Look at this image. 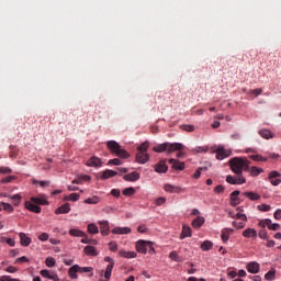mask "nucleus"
<instances>
[{"label": "nucleus", "mask_w": 281, "mask_h": 281, "mask_svg": "<svg viewBox=\"0 0 281 281\" xmlns=\"http://www.w3.org/2000/svg\"><path fill=\"white\" fill-rule=\"evenodd\" d=\"M155 172H158L159 175L168 172V165H166V160H161L155 165Z\"/></svg>", "instance_id": "nucleus-11"}, {"label": "nucleus", "mask_w": 281, "mask_h": 281, "mask_svg": "<svg viewBox=\"0 0 281 281\" xmlns=\"http://www.w3.org/2000/svg\"><path fill=\"white\" fill-rule=\"evenodd\" d=\"M31 201L35 205H49V202L44 198H31Z\"/></svg>", "instance_id": "nucleus-29"}, {"label": "nucleus", "mask_w": 281, "mask_h": 281, "mask_svg": "<svg viewBox=\"0 0 281 281\" xmlns=\"http://www.w3.org/2000/svg\"><path fill=\"white\" fill-rule=\"evenodd\" d=\"M190 237H192V228H190V226L188 225H183L180 239L183 240V238H190Z\"/></svg>", "instance_id": "nucleus-19"}, {"label": "nucleus", "mask_w": 281, "mask_h": 281, "mask_svg": "<svg viewBox=\"0 0 281 281\" xmlns=\"http://www.w3.org/2000/svg\"><path fill=\"white\" fill-rule=\"evenodd\" d=\"M228 164L231 166L232 172L235 175H243V170L244 172L249 171V165L251 161H249L247 158L234 157L229 159Z\"/></svg>", "instance_id": "nucleus-2"}, {"label": "nucleus", "mask_w": 281, "mask_h": 281, "mask_svg": "<svg viewBox=\"0 0 281 281\" xmlns=\"http://www.w3.org/2000/svg\"><path fill=\"white\" fill-rule=\"evenodd\" d=\"M25 209L29 210V212H34V214H41V206L34 204V202L26 201Z\"/></svg>", "instance_id": "nucleus-14"}, {"label": "nucleus", "mask_w": 281, "mask_h": 281, "mask_svg": "<svg viewBox=\"0 0 281 281\" xmlns=\"http://www.w3.org/2000/svg\"><path fill=\"white\" fill-rule=\"evenodd\" d=\"M169 258L170 260H173V262H181V257L179 256V254H177V251H171L169 254Z\"/></svg>", "instance_id": "nucleus-40"}, {"label": "nucleus", "mask_w": 281, "mask_h": 281, "mask_svg": "<svg viewBox=\"0 0 281 281\" xmlns=\"http://www.w3.org/2000/svg\"><path fill=\"white\" fill-rule=\"evenodd\" d=\"M86 256H98V251L93 246H86L83 249Z\"/></svg>", "instance_id": "nucleus-32"}, {"label": "nucleus", "mask_w": 281, "mask_h": 281, "mask_svg": "<svg viewBox=\"0 0 281 281\" xmlns=\"http://www.w3.org/2000/svg\"><path fill=\"white\" fill-rule=\"evenodd\" d=\"M164 190L165 192H170L171 194L175 192L178 194L179 192H183V189H181V187H175L172 184H165Z\"/></svg>", "instance_id": "nucleus-21"}, {"label": "nucleus", "mask_w": 281, "mask_h": 281, "mask_svg": "<svg viewBox=\"0 0 281 281\" xmlns=\"http://www.w3.org/2000/svg\"><path fill=\"white\" fill-rule=\"evenodd\" d=\"M234 229L232 228H224L222 231V235L221 238L223 240V243H227V240H229V235L233 234Z\"/></svg>", "instance_id": "nucleus-26"}, {"label": "nucleus", "mask_w": 281, "mask_h": 281, "mask_svg": "<svg viewBox=\"0 0 281 281\" xmlns=\"http://www.w3.org/2000/svg\"><path fill=\"white\" fill-rule=\"evenodd\" d=\"M116 175H117V171L106 169L102 172L101 179H102V181H104L106 179H111V177H116Z\"/></svg>", "instance_id": "nucleus-24"}, {"label": "nucleus", "mask_w": 281, "mask_h": 281, "mask_svg": "<svg viewBox=\"0 0 281 281\" xmlns=\"http://www.w3.org/2000/svg\"><path fill=\"white\" fill-rule=\"evenodd\" d=\"M69 235L74 236L76 238H85L87 236V234H85V232L77 229V228H71L69 231Z\"/></svg>", "instance_id": "nucleus-25"}, {"label": "nucleus", "mask_w": 281, "mask_h": 281, "mask_svg": "<svg viewBox=\"0 0 281 281\" xmlns=\"http://www.w3.org/2000/svg\"><path fill=\"white\" fill-rule=\"evenodd\" d=\"M131 227H114L112 229V234H117L120 236H124L126 234H131Z\"/></svg>", "instance_id": "nucleus-17"}, {"label": "nucleus", "mask_w": 281, "mask_h": 281, "mask_svg": "<svg viewBox=\"0 0 281 281\" xmlns=\"http://www.w3.org/2000/svg\"><path fill=\"white\" fill-rule=\"evenodd\" d=\"M109 249H110V251H117V243L116 241H110L109 243Z\"/></svg>", "instance_id": "nucleus-58"}, {"label": "nucleus", "mask_w": 281, "mask_h": 281, "mask_svg": "<svg viewBox=\"0 0 281 281\" xmlns=\"http://www.w3.org/2000/svg\"><path fill=\"white\" fill-rule=\"evenodd\" d=\"M88 233L89 234H99L100 229L97 227L95 224H89L88 225Z\"/></svg>", "instance_id": "nucleus-42"}, {"label": "nucleus", "mask_w": 281, "mask_h": 281, "mask_svg": "<svg viewBox=\"0 0 281 281\" xmlns=\"http://www.w3.org/2000/svg\"><path fill=\"white\" fill-rule=\"evenodd\" d=\"M226 182L231 186H243V183H247V179H245L243 175H237V177L227 176Z\"/></svg>", "instance_id": "nucleus-5"}, {"label": "nucleus", "mask_w": 281, "mask_h": 281, "mask_svg": "<svg viewBox=\"0 0 281 281\" xmlns=\"http://www.w3.org/2000/svg\"><path fill=\"white\" fill-rule=\"evenodd\" d=\"M235 218H237L238 221H245L247 222V215L246 214H243V213H237L235 215Z\"/></svg>", "instance_id": "nucleus-61"}, {"label": "nucleus", "mask_w": 281, "mask_h": 281, "mask_svg": "<svg viewBox=\"0 0 281 281\" xmlns=\"http://www.w3.org/2000/svg\"><path fill=\"white\" fill-rule=\"evenodd\" d=\"M70 212L71 206H69V203H65L55 210V214H69Z\"/></svg>", "instance_id": "nucleus-16"}, {"label": "nucleus", "mask_w": 281, "mask_h": 281, "mask_svg": "<svg viewBox=\"0 0 281 281\" xmlns=\"http://www.w3.org/2000/svg\"><path fill=\"white\" fill-rule=\"evenodd\" d=\"M148 146H149L148 142L140 144L137 147L138 153H148Z\"/></svg>", "instance_id": "nucleus-44"}, {"label": "nucleus", "mask_w": 281, "mask_h": 281, "mask_svg": "<svg viewBox=\"0 0 281 281\" xmlns=\"http://www.w3.org/2000/svg\"><path fill=\"white\" fill-rule=\"evenodd\" d=\"M79 273H90L89 277L93 278V268L92 267H80L78 266Z\"/></svg>", "instance_id": "nucleus-31"}, {"label": "nucleus", "mask_w": 281, "mask_h": 281, "mask_svg": "<svg viewBox=\"0 0 281 281\" xmlns=\"http://www.w3.org/2000/svg\"><path fill=\"white\" fill-rule=\"evenodd\" d=\"M1 241L7 243V245H9L10 247H14V245H16V241H14V239L8 237H2Z\"/></svg>", "instance_id": "nucleus-50"}, {"label": "nucleus", "mask_w": 281, "mask_h": 281, "mask_svg": "<svg viewBox=\"0 0 281 281\" xmlns=\"http://www.w3.org/2000/svg\"><path fill=\"white\" fill-rule=\"evenodd\" d=\"M124 196H133L135 194V188L130 187L123 190Z\"/></svg>", "instance_id": "nucleus-46"}, {"label": "nucleus", "mask_w": 281, "mask_h": 281, "mask_svg": "<svg viewBox=\"0 0 281 281\" xmlns=\"http://www.w3.org/2000/svg\"><path fill=\"white\" fill-rule=\"evenodd\" d=\"M10 199H11V201H13V204L15 206L21 205V199H22L21 194L16 193L14 195H11Z\"/></svg>", "instance_id": "nucleus-38"}, {"label": "nucleus", "mask_w": 281, "mask_h": 281, "mask_svg": "<svg viewBox=\"0 0 281 281\" xmlns=\"http://www.w3.org/2000/svg\"><path fill=\"white\" fill-rule=\"evenodd\" d=\"M99 225L102 236H109V221H100Z\"/></svg>", "instance_id": "nucleus-20"}, {"label": "nucleus", "mask_w": 281, "mask_h": 281, "mask_svg": "<svg viewBox=\"0 0 281 281\" xmlns=\"http://www.w3.org/2000/svg\"><path fill=\"white\" fill-rule=\"evenodd\" d=\"M273 217L276 218V221H281V209H278L274 212Z\"/></svg>", "instance_id": "nucleus-63"}, {"label": "nucleus", "mask_w": 281, "mask_h": 281, "mask_svg": "<svg viewBox=\"0 0 281 281\" xmlns=\"http://www.w3.org/2000/svg\"><path fill=\"white\" fill-rule=\"evenodd\" d=\"M214 192L216 194H221V193L225 192V188L223 187V184H218L217 187H215Z\"/></svg>", "instance_id": "nucleus-60"}, {"label": "nucleus", "mask_w": 281, "mask_h": 281, "mask_svg": "<svg viewBox=\"0 0 281 281\" xmlns=\"http://www.w3.org/2000/svg\"><path fill=\"white\" fill-rule=\"evenodd\" d=\"M265 280L272 281L276 280V270L271 269L269 272L265 274Z\"/></svg>", "instance_id": "nucleus-39"}, {"label": "nucleus", "mask_w": 281, "mask_h": 281, "mask_svg": "<svg viewBox=\"0 0 281 281\" xmlns=\"http://www.w3.org/2000/svg\"><path fill=\"white\" fill-rule=\"evenodd\" d=\"M169 164L172 166L173 170H186V164L177 159H169Z\"/></svg>", "instance_id": "nucleus-13"}, {"label": "nucleus", "mask_w": 281, "mask_h": 281, "mask_svg": "<svg viewBox=\"0 0 281 281\" xmlns=\"http://www.w3.org/2000/svg\"><path fill=\"white\" fill-rule=\"evenodd\" d=\"M212 247H214V243H212L211 240H205L204 243L201 244L202 251H210Z\"/></svg>", "instance_id": "nucleus-36"}, {"label": "nucleus", "mask_w": 281, "mask_h": 281, "mask_svg": "<svg viewBox=\"0 0 281 281\" xmlns=\"http://www.w3.org/2000/svg\"><path fill=\"white\" fill-rule=\"evenodd\" d=\"M243 236L244 238H254V240H256V238H258V231L248 227L243 232Z\"/></svg>", "instance_id": "nucleus-9"}, {"label": "nucleus", "mask_w": 281, "mask_h": 281, "mask_svg": "<svg viewBox=\"0 0 281 281\" xmlns=\"http://www.w3.org/2000/svg\"><path fill=\"white\" fill-rule=\"evenodd\" d=\"M148 243L144 239H140L136 243V251H138V254H148Z\"/></svg>", "instance_id": "nucleus-6"}, {"label": "nucleus", "mask_w": 281, "mask_h": 281, "mask_svg": "<svg viewBox=\"0 0 281 281\" xmlns=\"http://www.w3.org/2000/svg\"><path fill=\"white\" fill-rule=\"evenodd\" d=\"M186 148V146H183V144L181 143H162L158 146H155L153 148L154 153H168V155L175 153V151H179L177 157H183V150Z\"/></svg>", "instance_id": "nucleus-1"}, {"label": "nucleus", "mask_w": 281, "mask_h": 281, "mask_svg": "<svg viewBox=\"0 0 281 281\" xmlns=\"http://www.w3.org/2000/svg\"><path fill=\"white\" fill-rule=\"evenodd\" d=\"M119 256H120L121 258H127V259L137 258V252H135V251L120 250Z\"/></svg>", "instance_id": "nucleus-23"}, {"label": "nucleus", "mask_w": 281, "mask_h": 281, "mask_svg": "<svg viewBox=\"0 0 281 281\" xmlns=\"http://www.w3.org/2000/svg\"><path fill=\"white\" fill-rule=\"evenodd\" d=\"M258 236L259 238H261V240H267V238H269V235L267 233V229L265 228H261L259 232H258Z\"/></svg>", "instance_id": "nucleus-47"}, {"label": "nucleus", "mask_w": 281, "mask_h": 281, "mask_svg": "<svg viewBox=\"0 0 281 281\" xmlns=\"http://www.w3.org/2000/svg\"><path fill=\"white\" fill-rule=\"evenodd\" d=\"M19 236L22 247H30V245H32V238H30L25 233H20Z\"/></svg>", "instance_id": "nucleus-15"}, {"label": "nucleus", "mask_w": 281, "mask_h": 281, "mask_svg": "<svg viewBox=\"0 0 281 281\" xmlns=\"http://www.w3.org/2000/svg\"><path fill=\"white\" fill-rule=\"evenodd\" d=\"M257 210H259V212H269L271 210V205L260 204L257 206Z\"/></svg>", "instance_id": "nucleus-52"}, {"label": "nucleus", "mask_w": 281, "mask_h": 281, "mask_svg": "<svg viewBox=\"0 0 281 281\" xmlns=\"http://www.w3.org/2000/svg\"><path fill=\"white\" fill-rule=\"evenodd\" d=\"M248 95H255V98H258V95H262V89H251L248 91Z\"/></svg>", "instance_id": "nucleus-48"}, {"label": "nucleus", "mask_w": 281, "mask_h": 281, "mask_svg": "<svg viewBox=\"0 0 281 281\" xmlns=\"http://www.w3.org/2000/svg\"><path fill=\"white\" fill-rule=\"evenodd\" d=\"M36 183H40L41 188H47V187H49V181L33 180V184L36 186Z\"/></svg>", "instance_id": "nucleus-55"}, {"label": "nucleus", "mask_w": 281, "mask_h": 281, "mask_svg": "<svg viewBox=\"0 0 281 281\" xmlns=\"http://www.w3.org/2000/svg\"><path fill=\"white\" fill-rule=\"evenodd\" d=\"M80 200V194L78 193H71L70 195L65 198V201H79Z\"/></svg>", "instance_id": "nucleus-43"}, {"label": "nucleus", "mask_w": 281, "mask_h": 281, "mask_svg": "<svg viewBox=\"0 0 281 281\" xmlns=\"http://www.w3.org/2000/svg\"><path fill=\"white\" fill-rule=\"evenodd\" d=\"M232 225H233V227H235V229H245V223H243V222H236V221H234V222L232 223Z\"/></svg>", "instance_id": "nucleus-53"}, {"label": "nucleus", "mask_w": 281, "mask_h": 281, "mask_svg": "<svg viewBox=\"0 0 281 281\" xmlns=\"http://www.w3.org/2000/svg\"><path fill=\"white\" fill-rule=\"evenodd\" d=\"M278 177H281L280 172H278V171H271V172L269 173L268 179H269V181H270V183H271L272 186H280L281 180L278 179ZM274 179H276V180H274Z\"/></svg>", "instance_id": "nucleus-8"}, {"label": "nucleus", "mask_w": 281, "mask_h": 281, "mask_svg": "<svg viewBox=\"0 0 281 281\" xmlns=\"http://www.w3.org/2000/svg\"><path fill=\"white\" fill-rule=\"evenodd\" d=\"M150 160V155L146 151H138L136 154V161L137 164H147Z\"/></svg>", "instance_id": "nucleus-7"}, {"label": "nucleus", "mask_w": 281, "mask_h": 281, "mask_svg": "<svg viewBox=\"0 0 281 281\" xmlns=\"http://www.w3.org/2000/svg\"><path fill=\"white\" fill-rule=\"evenodd\" d=\"M85 203H87L88 205H98V203H100V196L94 195L92 198H88L85 200Z\"/></svg>", "instance_id": "nucleus-35"}, {"label": "nucleus", "mask_w": 281, "mask_h": 281, "mask_svg": "<svg viewBox=\"0 0 281 281\" xmlns=\"http://www.w3.org/2000/svg\"><path fill=\"white\" fill-rule=\"evenodd\" d=\"M106 146L112 154L116 155V157H120L121 159H128L131 157V154L123 149L115 140H108Z\"/></svg>", "instance_id": "nucleus-3"}, {"label": "nucleus", "mask_w": 281, "mask_h": 281, "mask_svg": "<svg viewBox=\"0 0 281 281\" xmlns=\"http://www.w3.org/2000/svg\"><path fill=\"white\" fill-rule=\"evenodd\" d=\"M249 172H250V177H258L259 175H262V172H265V169L258 168V167H251Z\"/></svg>", "instance_id": "nucleus-33"}, {"label": "nucleus", "mask_w": 281, "mask_h": 281, "mask_svg": "<svg viewBox=\"0 0 281 281\" xmlns=\"http://www.w3.org/2000/svg\"><path fill=\"white\" fill-rule=\"evenodd\" d=\"M204 223H205V217L198 216L195 220H193L192 227H194L195 229H199Z\"/></svg>", "instance_id": "nucleus-27"}, {"label": "nucleus", "mask_w": 281, "mask_h": 281, "mask_svg": "<svg viewBox=\"0 0 281 281\" xmlns=\"http://www.w3.org/2000/svg\"><path fill=\"white\" fill-rule=\"evenodd\" d=\"M38 240H42V243H45V240H49V235L47 233H42L38 236Z\"/></svg>", "instance_id": "nucleus-59"}, {"label": "nucleus", "mask_w": 281, "mask_h": 281, "mask_svg": "<svg viewBox=\"0 0 281 281\" xmlns=\"http://www.w3.org/2000/svg\"><path fill=\"white\" fill-rule=\"evenodd\" d=\"M12 169L9 167H0V175H11Z\"/></svg>", "instance_id": "nucleus-57"}, {"label": "nucleus", "mask_w": 281, "mask_h": 281, "mask_svg": "<svg viewBox=\"0 0 281 281\" xmlns=\"http://www.w3.org/2000/svg\"><path fill=\"white\" fill-rule=\"evenodd\" d=\"M250 159H252V161H268V158L261 155H251Z\"/></svg>", "instance_id": "nucleus-49"}, {"label": "nucleus", "mask_w": 281, "mask_h": 281, "mask_svg": "<svg viewBox=\"0 0 281 281\" xmlns=\"http://www.w3.org/2000/svg\"><path fill=\"white\" fill-rule=\"evenodd\" d=\"M213 153L216 154V159L220 161H223V159H227L232 155V151L229 149H225L224 146H217L213 148Z\"/></svg>", "instance_id": "nucleus-4"}, {"label": "nucleus", "mask_w": 281, "mask_h": 281, "mask_svg": "<svg viewBox=\"0 0 281 281\" xmlns=\"http://www.w3.org/2000/svg\"><path fill=\"white\" fill-rule=\"evenodd\" d=\"M90 168H100L102 166V160L95 156H92L86 164Z\"/></svg>", "instance_id": "nucleus-10"}, {"label": "nucleus", "mask_w": 281, "mask_h": 281, "mask_svg": "<svg viewBox=\"0 0 281 281\" xmlns=\"http://www.w3.org/2000/svg\"><path fill=\"white\" fill-rule=\"evenodd\" d=\"M45 265H46V267H54L56 265V259L48 257L45 260Z\"/></svg>", "instance_id": "nucleus-54"}, {"label": "nucleus", "mask_w": 281, "mask_h": 281, "mask_svg": "<svg viewBox=\"0 0 281 281\" xmlns=\"http://www.w3.org/2000/svg\"><path fill=\"white\" fill-rule=\"evenodd\" d=\"M40 273L43 278H48V280H49V278H52V274L49 273V270H41Z\"/></svg>", "instance_id": "nucleus-62"}, {"label": "nucleus", "mask_w": 281, "mask_h": 281, "mask_svg": "<svg viewBox=\"0 0 281 281\" xmlns=\"http://www.w3.org/2000/svg\"><path fill=\"white\" fill-rule=\"evenodd\" d=\"M181 131H186L187 133H194V125L183 124L180 125Z\"/></svg>", "instance_id": "nucleus-45"}, {"label": "nucleus", "mask_w": 281, "mask_h": 281, "mask_svg": "<svg viewBox=\"0 0 281 281\" xmlns=\"http://www.w3.org/2000/svg\"><path fill=\"white\" fill-rule=\"evenodd\" d=\"M139 172L134 171L132 173H127L123 177L124 181H139Z\"/></svg>", "instance_id": "nucleus-22"}, {"label": "nucleus", "mask_w": 281, "mask_h": 281, "mask_svg": "<svg viewBox=\"0 0 281 281\" xmlns=\"http://www.w3.org/2000/svg\"><path fill=\"white\" fill-rule=\"evenodd\" d=\"M244 195L247 196V199L250 201H259L260 199V194L254 192H245Z\"/></svg>", "instance_id": "nucleus-37"}, {"label": "nucleus", "mask_w": 281, "mask_h": 281, "mask_svg": "<svg viewBox=\"0 0 281 281\" xmlns=\"http://www.w3.org/2000/svg\"><path fill=\"white\" fill-rule=\"evenodd\" d=\"M203 170H207V168H202V167L198 168L196 171L193 175V178L194 179H200L201 178V172H203Z\"/></svg>", "instance_id": "nucleus-56"}, {"label": "nucleus", "mask_w": 281, "mask_h": 281, "mask_svg": "<svg viewBox=\"0 0 281 281\" xmlns=\"http://www.w3.org/2000/svg\"><path fill=\"white\" fill-rule=\"evenodd\" d=\"M240 194V191H238V190H235V191H233L232 193H231V196H229V199H231V205L233 206V207H236V205H238L239 203H240V201H238V195Z\"/></svg>", "instance_id": "nucleus-18"}, {"label": "nucleus", "mask_w": 281, "mask_h": 281, "mask_svg": "<svg viewBox=\"0 0 281 281\" xmlns=\"http://www.w3.org/2000/svg\"><path fill=\"white\" fill-rule=\"evenodd\" d=\"M108 166H122V160L120 158L110 159Z\"/></svg>", "instance_id": "nucleus-51"}, {"label": "nucleus", "mask_w": 281, "mask_h": 281, "mask_svg": "<svg viewBox=\"0 0 281 281\" xmlns=\"http://www.w3.org/2000/svg\"><path fill=\"white\" fill-rule=\"evenodd\" d=\"M1 205L4 212H9V214H12V212H14V207L10 203L2 202Z\"/></svg>", "instance_id": "nucleus-41"}, {"label": "nucleus", "mask_w": 281, "mask_h": 281, "mask_svg": "<svg viewBox=\"0 0 281 281\" xmlns=\"http://www.w3.org/2000/svg\"><path fill=\"white\" fill-rule=\"evenodd\" d=\"M166 203V198L160 196L156 200V205H164Z\"/></svg>", "instance_id": "nucleus-64"}, {"label": "nucleus", "mask_w": 281, "mask_h": 281, "mask_svg": "<svg viewBox=\"0 0 281 281\" xmlns=\"http://www.w3.org/2000/svg\"><path fill=\"white\" fill-rule=\"evenodd\" d=\"M248 273H259L260 272V263L256 261H251L246 267Z\"/></svg>", "instance_id": "nucleus-12"}, {"label": "nucleus", "mask_w": 281, "mask_h": 281, "mask_svg": "<svg viewBox=\"0 0 281 281\" xmlns=\"http://www.w3.org/2000/svg\"><path fill=\"white\" fill-rule=\"evenodd\" d=\"M259 135L263 139H271V138H273V133L270 132V130H260L259 131Z\"/></svg>", "instance_id": "nucleus-30"}, {"label": "nucleus", "mask_w": 281, "mask_h": 281, "mask_svg": "<svg viewBox=\"0 0 281 281\" xmlns=\"http://www.w3.org/2000/svg\"><path fill=\"white\" fill-rule=\"evenodd\" d=\"M78 265H75L72 267L69 268L68 270V274H69V278H71V280H76L78 279Z\"/></svg>", "instance_id": "nucleus-28"}, {"label": "nucleus", "mask_w": 281, "mask_h": 281, "mask_svg": "<svg viewBox=\"0 0 281 281\" xmlns=\"http://www.w3.org/2000/svg\"><path fill=\"white\" fill-rule=\"evenodd\" d=\"M115 267V263H109L105 269L104 278L105 280H111V273H113V268Z\"/></svg>", "instance_id": "nucleus-34"}]
</instances>
